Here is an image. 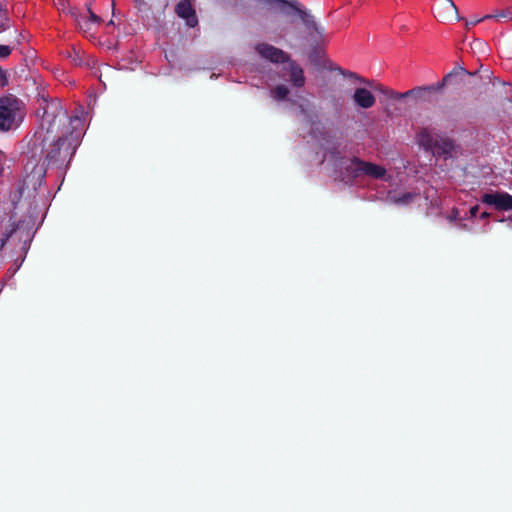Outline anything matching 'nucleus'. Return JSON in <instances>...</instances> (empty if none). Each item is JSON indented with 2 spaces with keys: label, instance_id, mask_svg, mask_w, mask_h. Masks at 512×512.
<instances>
[{
  "label": "nucleus",
  "instance_id": "nucleus-24",
  "mask_svg": "<svg viewBox=\"0 0 512 512\" xmlns=\"http://www.w3.org/2000/svg\"><path fill=\"white\" fill-rule=\"evenodd\" d=\"M16 229L17 228H13L12 230L5 234V237L2 239V245H4L7 242V240L13 235V233L16 232Z\"/></svg>",
  "mask_w": 512,
  "mask_h": 512
},
{
  "label": "nucleus",
  "instance_id": "nucleus-4",
  "mask_svg": "<svg viewBox=\"0 0 512 512\" xmlns=\"http://www.w3.org/2000/svg\"><path fill=\"white\" fill-rule=\"evenodd\" d=\"M344 169L345 174L349 179H356L361 175H367L372 178L379 179L386 174V170L382 166L363 161L358 157H353Z\"/></svg>",
  "mask_w": 512,
  "mask_h": 512
},
{
  "label": "nucleus",
  "instance_id": "nucleus-16",
  "mask_svg": "<svg viewBox=\"0 0 512 512\" xmlns=\"http://www.w3.org/2000/svg\"><path fill=\"white\" fill-rule=\"evenodd\" d=\"M289 94V89L285 85H277L272 90V97L276 100H284Z\"/></svg>",
  "mask_w": 512,
  "mask_h": 512
},
{
  "label": "nucleus",
  "instance_id": "nucleus-29",
  "mask_svg": "<svg viewBox=\"0 0 512 512\" xmlns=\"http://www.w3.org/2000/svg\"><path fill=\"white\" fill-rule=\"evenodd\" d=\"M111 6H112V10L114 11V9H115V1L111 2Z\"/></svg>",
  "mask_w": 512,
  "mask_h": 512
},
{
  "label": "nucleus",
  "instance_id": "nucleus-19",
  "mask_svg": "<svg viewBox=\"0 0 512 512\" xmlns=\"http://www.w3.org/2000/svg\"><path fill=\"white\" fill-rule=\"evenodd\" d=\"M87 10H88V12H89V18H87V19H88V20H90V22H91L92 24H97V25H99V24L101 23V21H102L101 17H99L97 14H95V13L92 11V9H91V7H90V6H88V7H87Z\"/></svg>",
  "mask_w": 512,
  "mask_h": 512
},
{
  "label": "nucleus",
  "instance_id": "nucleus-15",
  "mask_svg": "<svg viewBox=\"0 0 512 512\" xmlns=\"http://www.w3.org/2000/svg\"><path fill=\"white\" fill-rule=\"evenodd\" d=\"M415 197H416V194L412 193V192H405V193L401 194L400 196H389L391 202H393L394 204H399V205L410 204L414 200Z\"/></svg>",
  "mask_w": 512,
  "mask_h": 512
},
{
  "label": "nucleus",
  "instance_id": "nucleus-5",
  "mask_svg": "<svg viewBox=\"0 0 512 512\" xmlns=\"http://www.w3.org/2000/svg\"><path fill=\"white\" fill-rule=\"evenodd\" d=\"M20 118L19 100L12 97L0 98V130L8 131L16 127Z\"/></svg>",
  "mask_w": 512,
  "mask_h": 512
},
{
  "label": "nucleus",
  "instance_id": "nucleus-23",
  "mask_svg": "<svg viewBox=\"0 0 512 512\" xmlns=\"http://www.w3.org/2000/svg\"><path fill=\"white\" fill-rule=\"evenodd\" d=\"M375 90H378L380 91L381 93H383L384 95L388 96L391 98V93L389 91H393L392 89L390 88H387L381 84H379L378 86L374 87Z\"/></svg>",
  "mask_w": 512,
  "mask_h": 512
},
{
  "label": "nucleus",
  "instance_id": "nucleus-6",
  "mask_svg": "<svg viewBox=\"0 0 512 512\" xmlns=\"http://www.w3.org/2000/svg\"><path fill=\"white\" fill-rule=\"evenodd\" d=\"M280 12L298 16L308 29H312L315 33L322 35L323 29L320 28L314 20V17L306 10L297 7L294 2H277Z\"/></svg>",
  "mask_w": 512,
  "mask_h": 512
},
{
  "label": "nucleus",
  "instance_id": "nucleus-9",
  "mask_svg": "<svg viewBox=\"0 0 512 512\" xmlns=\"http://www.w3.org/2000/svg\"><path fill=\"white\" fill-rule=\"evenodd\" d=\"M257 52L262 58L272 63H284L289 61V56L283 50L276 48L267 43H261L256 46Z\"/></svg>",
  "mask_w": 512,
  "mask_h": 512
},
{
  "label": "nucleus",
  "instance_id": "nucleus-14",
  "mask_svg": "<svg viewBox=\"0 0 512 512\" xmlns=\"http://www.w3.org/2000/svg\"><path fill=\"white\" fill-rule=\"evenodd\" d=\"M69 12L71 17L76 21L79 29L82 32H90L93 24L90 22V20L87 19L86 16L78 14L75 9H70Z\"/></svg>",
  "mask_w": 512,
  "mask_h": 512
},
{
  "label": "nucleus",
  "instance_id": "nucleus-20",
  "mask_svg": "<svg viewBox=\"0 0 512 512\" xmlns=\"http://www.w3.org/2000/svg\"><path fill=\"white\" fill-rule=\"evenodd\" d=\"M69 2H55V7L56 9L59 11V12H62V13H69V10L71 9L69 7Z\"/></svg>",
  "mask_w": 512,
  "mask_h": 512
},
{
  "label": "nucleus",
  "instance_id": "nucleus-30",
  "mask_svg": "<svg viewBox=\"0 0 512 512\" xmlns=\"http://www.w3.org/2000/svg\"><path fill=\"white\" fill-rule=\"evenodd\" d=\"M508 220L512 222V216H510V217L508 218Z\"/></svg>",
  "mask_w": 512,
  "mask_h": 512
},
{
  "label": "nucleus",
  "instance_id": "nucleus-26",
  "mask_svg": "<svg viewBox=\"0 0 512 512\" xmlns=\"http://www.w3.org/2000/svg\"><path fill=\"white\" fill-rule=\"evenodd\" d=\"M433 92H426V93H422V97H418L419 99H422V100H425V101H430V95L432 94Z\"/></svg>",
  "mask_w": 512,
  "mask_h": 512
},
{
  "label": "nucleus",
  "instance_id": "nucleus-27",
  "mask_svg": "<svg viewBox=\"0 0 512 512\" xmlns=\"http://www.w3.org/2000/svg\"><path fill=\"white\" fill-rule=\"evenodd\" d=\"M457 216H458V211L454 209L452 212V215L449 217V219L450 220L456 219Z\"/></svg>",
  "mask_w": 512,
  "mask_h": 512
},
{
  "label": "nucleus",
  "instance_id": "nucleus-12",
  "mask_svg": "<svg viewBox=\"0 0 512 512\" xmlns=\"http://www.w3.org/2000/svg\"><path fill=\"white\" fill-rule=\"evenodd\" d=\"M289 76L290 82L294 87L301 88L305 84V77L303 69L295 62H289Z\"/></svg>",
  "mask_w": 512,
  "mask_h": 512
},
{
  "label": "nucleus",
  "instance_id": "nucleus-18",
  "mask_svg": "<svg viewBox=\"0 0 512 512\" xmlns=\"http://www.w3.org/2000/svg\"><path fill=\"white\" fill-rule=\"evenodd\" d=\"M322 53L320 51L314 50L313 53L309 55V61L311 64L317 67L322 66Z\"/></svg>",
  "mask_w": 512,
  "mask_h": 512
},
{
  "label": "nucleus",
  "instance_id": "nucleus-8",
  "mask_svg": "<svg viewBox=\"0 0 512 512\" xmlns=\"http://www.w3.org/2000/svg\"><path fill=\"white\" fill-rule=\"evenodd\" d=\"M432 12L436 18L443 22H453L461 19L455 2H437L432 8Z\"/></svg>",
  "mask_w": 512,
  "mask_h": 512
},
{
  "label": "nucleus",
  "instance_id": "nucleus-21",
  "mask_svg": "<svg viewBox=\"0 0 512 512\" xmlns=\"http://www.w3.org/2000/svg\"><path fill=\"white\" fill-rule=\"evenodd\" d=\"M344 75H347L351 78H355L357 80H359L360 82H363V83H366L368 84L369 86H372V81L370 80H365L364 78L360 77L359 75H357L356 73L354 72H348V73H343Z\"/></svg>",
  "mask_w": 512,
  "mask_h": 512
},
{
  "label": "nucleus",
  "instance_id": "nucleus-3",
  "mask_svg": "<svg viewBox=\"0 0 512 512\" xmlns=\"http://www.w3.org/2000/svg\"><path fill=\"white\" fill-rule=\"evenodd\" d=\"M464 73H467V71L459 66V67H455L453 68L449 73H447L441 81L435 83V84H432V85H427V86H422V87H416V88H413V89H410L404 93H398V92H395V91H389L391 93V98L392 99H402V98H405V97H409V96H413L415 98L417 97H422V93H426V92H440L442 91V89L451 83L452 79L458 75H461V74H464Z\"/></svg>",
  "mask_w": 512,
  "mask_h": 512
},
{
  "label": "nucleus",
  "instance_id": "nucleus-2",
  "mask_svg": "<svg viewBox=\"0 0 512 512\" xmlns=\"http://www.w3.org/2000/svg\"><path fill=\"white\" fill-rule=\"evenodd\" d=\"M417 143L426 151L432 152L439 157L448 158L452 156L455 148L454 142L448 137L433 136L428 128H422L416 135Z\"/></svg>",
  "mask_w": 512,
  "mask_h": 512
},
{
  "label": "nucleus",
  "instance_id": "nucleus-11",
  "mask_svg": "<svg viewBox=\"0 0 512 512\" xmlns=\"http://www.w3.org/2000/svg\"><path fill=\"white\" fill-rule=\"evenodd\" d=\"M354 103L363 109H369L375 104L374 95L365 88H356L353 94Z\"/></svg>",
  "mask_w": 512,
  "mask_h": 512
},
{
  "label": "nucleus",
  "instance_id": "nucleus-22",
  "mask_svg": "<svg viewBox=\"0 0 512 512\" xmlns=\"http://www.w3.org/2000/svg\"><path fill=\"white\" fill-rule=\"evenodd\" d=\"M12 52V49L7 45H0V57L6 58L8 57Z\"/></svg>",
  "mask_w": 512,
  "mask_h": 512
},
{
  "label": "nucleus",
  "instance_id": "nucleus-28",
  "mask_svg": "<svg viewBox=\"0 0 512 512\" xmlns=\"http://www.w3.org/2000/svg\"><path fill=\"white\" fill-rule=\"evenodd\" d=\"M488 217H490V213H488V212H483V213L481 214V216H480V218H481V219H486V218H488Z\"/></svg>",
  "mask_w": 512,
  "mask_h": 512
},
{
  "label": "nucleus",
  "instance_id": "nucleus-1",
  "mask_svg": "<svg viewBox=\"0 0 512 512\" xmlns=\"http://www.w3.org/2000/svg\"><path fill=\"white\" fill-rule=\"evenodd\" d=\"M43 122L48 126L41 142L34 141L24 165L26 178L34 187L41 185L49 166L66 168L80 143L83 125L78 116L70 117L57 99L44 100Z\"/></svg>",
  "mask_w": 512,
  "mask_h": 512
},
{
  "label": "nucleus",
  "instance_id": "nucleus-25",
  "mask_svg": "<svg viewBox=\"0 0 512 512\" xmlns=\"http://www.w3.org/2000/svg\"><path fill=\"white\" fill-rule=\"evenodd\" d=\"M479 211V205H474L470 208V216L471 217H476L477 213Z\"/></svg>",
  "mask_w": 512,
  "mask_h": 512
},
{
  "label": "nucleus",
  "instance_id": "nucleus-7",
  "mask_svg": "<svg viewBox=\"0 0 512 512\" xmlns=\"http://www.w3.org/2000/svg\"><path fill=\"white\" fill-rule=\"evenodd\" d=\"M481 202L493 206L498 211L512 210V195L507 192H490L484 193Z\"/></svg>",
  "mask_w": 512,
  "mask_h": 512
},
{
  "label": "nucleus",
  "instance_id": "nucleus-13",
  "mask_svg": "<svg viewBox=\"0 0 512 512\" xmlns=\"http://www.w3.org/2000/svg\"><path fill=\"white\" fill-rule=\"evenodd\" d=\"M486 19H496L497 21H502V20L510 21V20H512V8H506L501 11H497L494 14H487L480 19H475V20L471 21L469 24L475 25V24L479 23L480 21L486 20Z\"/></svg>",
  "mask_w": 512,
  "mask_h": 512
},
{
  "label": "nucleus",
  "instance_id": "nucleus-17",
  "mask_svg": "<svg viewBox=\"0 0 512 512\" xmlns=\"http://www.w3.org/2000/svg\"><path fill=\"white\" fill-rule=\"evenodd\" d=\"M8 12L5 7H3L2 3H0V33L5 31L8 28Z\"/></svg>",
  "mask_w": 512,
  "mask_h": 512
},
{
  "label": "nucleus",
  "instance_id": "nucleus-10",
  "mask_svg": "<svg viewBox=\"0 0 512 512\" xmlns=\"http://www.w3.org/2000/svg\"><path fill=\"white\" fill-rule=\"evenodd\" d=\"M175 13L182 19L186 20V24L194 28L198 24L195 8L192 2H178L175 7Z\"/></svg>",
  "mask_w": 512,
  "mask_h": 512
}]
</instances>
